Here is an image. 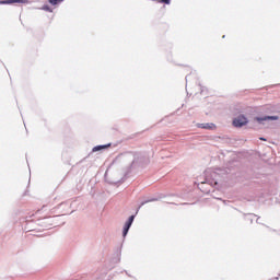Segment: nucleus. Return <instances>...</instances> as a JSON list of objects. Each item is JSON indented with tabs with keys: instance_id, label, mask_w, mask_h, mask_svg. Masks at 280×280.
Instances as JSON below:
<instances>
[{
	"instance_id": "1",
	"label": "nucleus",
	"mask_w": 280,
	"mask_h": 280,
	"mask_svg": "<svg viewBox=\"0 0 280 280\" xmlns=\"http://www.w3.org/2000/svg\"><path fill=\"white\" fill-rule=\"evenodd\" d=\"M246 125H248V118L244 115H238L233 120V126L236 127V128H241V127L246 126Z\"/></svg>"
},
{
	"instance_id": "2",
	"label": "nucleus",
	"mask_w": 280,
	"mask_h": 280,
	"mask_svg": "<svg viewBox=\"0 0 280 280\" xmlns=\"http://www.w3.org/2000/svg\"><path fill=\"white\" fill-rule=\"evenodd\" d=\"M28 0H0V4H28Z\"/></svg>"
},
{
	"instance_id": "3",
	"label": "nucleus",
	"mask_w": 280,
	"mask_h": 280,
	"mask_svg": "<svg viewBox=\"0 0 280 280\" xmlns=\"http://www.w3.org/2000/svg\"><path fill=\"white\" fill-rule=\"evenodd\" d=\"M198 128H201L202 130H215L217 125L213 122H202V124H197Z\"/></svg>"
},
{
	"instance_id": "4",
	"label": "nucleus",
	"mask_w": 280,
	"mask_h": 280,
	"mask_svg": "<svg viewBox=\"0 0 280 280\" xmlns=\"http://www.w3.org/2000/svg\"><path fill=\"white\" fill-rule=\"evenodd\" d=\"M135 221V215L129 217V220L125 223L122 230V236H127L128 231L132 226V222Z\"/></svg>"
},
{
	"instance_id": "5",
	"label": "nucleus",
	"mask_w": 280,
	"mask_h": 280,
	"mask_svg": "<svg viewBox=\"0 0 280 280\" xmlns=\"http://www.w3.org/2000/svg\"><path fill=\"white\" fill-rule=\"evenodd\" d=\"M279 116H265V117H255V120L258 121V124H262V121L266 120H278Z\"/></svg>"
},
{
	"instance_id": "6",
	"label": "nucleus",
	"mask_w": 280,
	"mask_h": 280,
	"mask_svg": "<svg viewBox=\"0 0 280 280\" xmlns=\"http://www.w3.org/2000/svg\"><path fill=\"white\" fill-rule=\"evenodd\" d=\"M107 147H110V144H108V145H97V147H94V148L92 149V151H93V152H97V151H101V150H105V148H107Z\"/></svg>"
},
{
	"instance_id": "7",
	"label": "nucleus",
	"mask_w": 280,
	"mask_h": 280,
	"mask_svg": "<svg viewBox=\"0 0 280 280\" xmlns=\"http://www.w3.org/2000/svg\"><path fill=\"white\" fill-rule=\"evenodd\" d=\"M65 0H49V4L51 5H58L60 3H62Z\"/></svg>"
},
{
	"instance_id": "8",
	"label": "nucleus",
	"mask_w": 280,
	"mask_h": 280,
	"mask_svg": "<svg viewBox=\"0 0 280 280\" xmlns=\"http://www.w3.org/2000/svg\"><path fill=\"white\" fill-rule=\"evenodd\" d=\"M159 3L170 4V3H171V0H160Z\"/></svg>"
},
{
	"instance_id": "9",
	"label": "nucleus",
	"mask_w": 280,
	"mask_h": 280,
	"mask_svg": "<svg viewBox=\"0 0 280 280\" xmlns=\"http://www.w3.org/2000/svg\"><path fill=\"white\" fill-rule=\"evenodd\" d=\"M43 10H44V11L51 12V10H50V8H49L48 5H45V7L43 8Z\"/></svg>"
},
{
	"instance_id": "10",
	"label": "nucleus",
	"mask_w": 280,
	"mask_h": 280,
	"mask_svg": "<svg viewBox=\"0 0 280 280\" xmlns=\"http://www.w3.org/2000/svg\"><path fill=\"white\" fill-rule=\"evenodd\" d=\"M260 140L266 141V139H264V137H260Z\"/></svg>"
}]
</instances>
